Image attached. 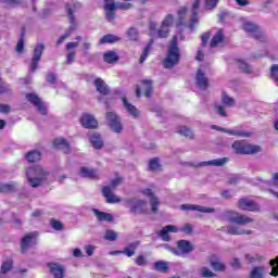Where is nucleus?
<instances>
[{"mask_svg": "<svg viewBox=\"0 0 278 278\" xmlns=\"http://www.w3.org/2000/svg\"><path fill=\"white\" fill-rule=\"evenodd\" d=\"M80 175L81 177H87L89 179H97V169L88 168V167H81L80 168Z\"/></svg>", "mask_w": 278, "mask_h": 278, "instance_id": "obj_39", "label": "nucleus"}, {"mask_svg": "<svg viewBox=\"0 0 278 278\" xmlns=\"http://www.w3.org/2000/svg\"><path fill=\"white\" fill-rule=\"evenodd\" d=\"M220 101L223 105H226V108H233V105H236V100L227 94V92L222 93Z\"/></svg>", "mask_w": 278, "mask_h": 278, "instance_id": "obj_40", "label": "nucleus"}, {"mask_svg": "<svg viewBox=\"0 0 278 278\" xmlns=\"http://www.w3.org/2000/svg\"><path fill=\"white\" fill-rule=\"evenodd\" d=\"M140 247V241H135L129 243L124 250L123 255H126L127 257H134L136 255V249Z\"/></svg>", "mask_w": 278, "mask_h": 278, "instance_id": "obj_33", "label": "nucleus"}, {"mask_svg": "<svg viewBox=\"0 0 278 278\" xmlns=\"http://www.w3.org/2000/svg\"><path fill=\"white\" fill-rule=\"evenodd\" d=\"M178 134H180V136H185V138H189L190 140L194 139V132L186 126H180L178 128Z\"/></svg>", "mask_w": 278, "mask_h": 278, "instance_id": "obj_42", "label": "nucleus"}, {"mask_svg": "<svg viewBox=\"0 0 278 278\" xmlns=\"http://www.w3.org/2000/svg\"><path fill=\"white\" fill-rule=\"evenodd\" d=\"M220 0H204V7L206 10H214Z\"/></svg>", "mask_w": 278, "mask_h": 278, "instance_id": "obj_54", "label": "nucleus"}, {"mask_svg": "<svg viewBox=\"0 0 278 278\" xmlns=\"http://www.w3.org/2000/svg\"><path fill=\"white\" fill-rule=\"evenodd\" d=\"M12 264H13L12 260H9V261L2 263L1 269H0L1 275H5V274L10 273V270H12Z\"/></svg>", "mask_w": 278, "mask_h": 278, "instance_id": "obj_48", "label": "nucleus"}, {"mask_svg": "<svg viewBox=\"0 0 278 278\" xmlns=\"http://www.w3.org/2000/svg\"><path fill=\"white\" fill-rule=\"evenodd\" d=\"M232 149L237 155H253L262 151V147L253 146L244 140L235 141Z\"/></svg>", "mask_w": 278, "mask_h": 278, "instance_id": "obj_4", "label": "nucleus"}, {"mask_svg": "<svg viewBox=\"0 0 278 278\" xmlns=\"http://www.w3.org/2000/svg\"><path fill=\"white\" fill-rule=\"evenodd\" d=\"M242 30L247 31V34L252 36L255 40H260L261 42L266 40V35H264L262 27L255 24V22L242 20Z\"/></svg>", "mask_w": 278, "mask_h": 278, "instance_id": "obj_5", "label": "nucleus"}, {"mask_svg": "<svg viewBox=\"0 0 278 278\" xmlns=\"http://www.w3.org/2000/svg\"><path fill=\"white\" fill-rule=\"evenodd\" d=\"M162 247L163 249H165V251H169V253H173V255H176V256L179 255L177 248L172 247L170 244H167V243L163 244Z\"/></svg>", "mask_w": 278, "mask_h": 278, "instance_id": "obj_61", "label": "nucleus"}, {"mask_svg": "<svg viewBox=\"0 0 278 278\" xmlns=\"http://www.w3.org/2000/svg\"><path fill=\"white\" fill-rule=\"evenodd\" d=\"M177 257H184V255H190L194 251V244L186 239H180L177 241Z\"/></svg>", "mask_w": 278, "mask_h": 278, "instance_id": "obj_10", "label": "nucleus"}, {"mask_svg": "<svg viewBox=\"0 0 278 278\" xmlns=\"http://www.w3.org/2000/svg\"><path fill=\"white\" fill-rule=\"evenodd\" d=\"M154 268L159 273H168V263H166L164 261H159V262L154 263Z\"/></svg>", "mask_w": 278, "mask_h": 278, "instance_id": "obj_46", "label": "nucleus"}, {"mask_svg": "<svg viewBox=\"0 0 278 278\" xmlns=\"http://www.w3.org/2000/svg\"><path fill=\"white\" fill-rule=\"evenodd\" d=\"M149 51H151V43H149V45L144 48V50H143V52H142V54H141V56H140V59H139V63H140V64L144 63V61L147 60V58H149Z\"/></svg>", "mask_w": 278, "mask_h": 278, "instance_id": "obj_56", "label": "nucleus"}, {"mask_svg": "<svg viewBox=\"0 0 278 278\" xmlns=\"http://www.w3.org/2000/svg\"><path fill=\"white\" fill-rule=\"evenodd\" d=\"M168 233H179V228L175 225H167L157 232V236L163 242H170L173 239Z\"/></svg>", "mask_w": 278, "mask_h": 278, "instance_id": "obj_16", "label": "nucleus"}, {"mask_svg": "<svg viewBox=\"0 0 278 278\" xmlns=\"http://www.w3.org/2000/svg\"><path fill=\"white\" fill-rule=\"evenodd\" d=\"M147 205H149L147 200L132 199L128 201L129 212L135 216L147 214Z\"/></svg>", "mask_w": 278, "mask_h": 278, "instance_id": "obj_8", "label": "nucleus"}, {"mask_svg": "<svg viewBox=\"0 0 278 278\" xmlns=\"http://www.w3.org/2000/svg\"><path fill=\"white\" fill-rule=\"evenodd\" d=\"M12 92V89H10V85L5 84V81L0 83V94H9Z\"/></svg>", "mask_w": 278, "mask_h": 278, "instance_id": "obj_57", "label": "nucleus"}, {"mask_svg": "<svg viewBox=\"0 0 278 278\" xmlns=\"http://www.w3.org/2000/svg\"><path fill=\"white\" fill-rule=\"evenodd\" d=\"M179 60H181V51L177 43V36H174L168 46L167 56L163 61V66L164 68H173L179 64Z\"/></svg>", "mask_w": 278, "mask_h": 278, "instance_id": "obj_2", "label": "nucleus"}, {"mask_svg": "<svg viewBox=\"0 0 278 278\" xmlns=\"http://www.w3.org/2000/svg\"><path fill=\"white\" fill-rule=\"evenodd\" d=\"M214 112L215 114H218V116H222V118H227L229 116L227 114V110L225 109V105H222V104H215Z\"/></svg>", "mask_w": 278, "mask_h": 278, "instance_id": "obj_44", "label": "nucleus"}, {"mask_svg": "<svg viewBox=\"0 0 278 278\" xmlns=\"http://www.w3.org/2000/svg\"><path fill=\"white\" fill-rule=\"evenodd\" d=\"M45 51V45L38 43L34 49V55L30 63V73H35L36 68H38V63L40 62V59L42 58V52Z\"/></svg>", "mask_w": 278, "mask_h": 278, "instance_id": "obj_15", "label": "nucleus"}, {"mask_svg": "<svg viewBox=\"0 0 278 278\" xmlns=\"http://www.w3.org/2000/svg\"><path fill=\"white\" fill-rule=\"evenodd\" d=\"M137 266H144L147 264V258L143 255H139L136 258Z\"/></svg>", "mask_w": 278, "mask_h": 278, "instance_id": "obj_64", "label": "nucleus"}, {"mask_svg": "<svg viewBox=\"0 0 278 278\" xmlns=\"http://www.w3.org/2000/svg\"><path fill=\"white\" fill-rule=\"evenodd\" d=\"M180 231H182V233H186L187 236H190V233H192V225L190 224H186Z\"/></svg>", "mask_w": 278, "mask_h": 278, "instance_id": "obj_63", "label": "nucleus"}, {"mask_svg": "<svg viewBox=\"0 0 278 278\" xmlns=\"http://www.w3.org/2000/svg\"><path fill=\"white\" fill-rule=\"evenodd\" d=\"M67 18L70 22V28L67 31H71V35H72L73 31H75L77 29V20L75 18V16L67 17Z\"/></svg>", "mask_w": 278, "mask_h": 278, "instance_id": "obj_58", "label": "nucleus"}, {"mask_svg": "<svg viewBox=\"0 0 278 278\" xmlns=\"http://www.w3.org/2000/svg\"><path fill=\"white\" fill-rule=\"evenodd\" d=\"M122 184H123V178L117 177V178L111 180V185L108 187L111 188V190H116V187L121 186Z\"/></svg>", "mask_w": 278, "mask_h": 278, "instance_id": "obj_60", "label": "nucleus"}, {"mask_svg": "<svg viewBox=\"0 0 278 278\" xmlns=\"http://www.w3.org/2000/svg\"><path fill=\"white\" fill-rule=\"evenodd\" d=\"M180 210L184 212H202V214H214L216 210L214 207H207L197 204H182L180 205Z\"/></svg>", "mask_w": 278, "mask_h": 278, "instance_id": "obj_14", "label": "nucleus"}, {"mask_svg": "<svg viewBox=\"0 0 278 278\" xmlns=\"http://www.w3.org/2000/svg\"><path fill=\"white\" fill-rule=\"evenodd\" d=\"M210 265H211V268H213V270H215L216 273H225L227 268L225 266V263H223L220 258L216 257L215 255L211 256Z\"/></svg>", "mask_w": 278, "mask_h": 278, "instance_id": "obj_28", "label": "nucleus"}, {"mask_svg": "<svg viewBox=\"0 0 278 278\" xmlns=\"http://www.w3.org/2000/svg\"><path fill=\"white\" fill-rule=\"evenodd\" d=\"M106 123L109 127L114 131V134L123 132V122L121 121V116H118L114 112L106 113Z\"/></svg>", "mask_w": 278, "mask_h": 278, "instance_id": "obj_9", "label": "nucleus"}, {"mask_svg": "<svg viewBox=\"0 0 278 278\" xmlns=\"http://www.w3.org/2000/svg\"><path fill=\"white\" fill-rule=\"evenodd\" d=\"M2 3L9 5V8H16L23 3V0H2Z\"/></svg>", "mask_w": 278, "mask_h": 278, "instance_id": "obj_59", "label": "nucleus"}, {"mask_svg": "<svg viewBox=\"0 0 278 278\" xmlns=\"http://www.w3.org/2000/svg\"><path fill=\"white\" fill-rule=\"evenodd\" d=\"M54 147H56V149H61L66 154L71 153V146L68 144V141H66V139L64 138L55 139Z\"/></svg>", "mask_w": 278, "mask_h": 278, "instance_id": "obj_34", "label": "nucleus"}, {"mask_svg": "<svg viewBox=\"0 0 278 278\" xmlns=\"http://www.w3.org/2000/svg\"><path fill=\"white\" fill-rule=\"evenodd\" d=\"M26 177L31 188H40V186H42L45 181H47V178L49 177V172H47L40 165H35L27 169Z\"/></svg>", "mask_w": 278, "mask_h": 278, "instance_id": "obj_1", "label": "nucleus"}, {"mask_svg": "<svg viewBox=\"0 0 278 278\" xmlns=\"http://www.w3.org/2000/svg\"><path fill=\"white\" fill-rule=\"evenodd\" d=\"M16 190V184H2L0 185V192L8 193V192H14Z\"/></svg>", "mask_w": 278, "mask_h": 278, "instance_id": "obj_47", "label": "nucleus"}, {"mask_svg": "<svg viewBox=\"0 0 278 278\" xmlns=\"http://www.w3.org/2000/svg\"><path fill=\"white\" fill-rule=\"evenodd\" d=\"M125 110L132 116V118H138L140 116V111L134 106V104L129 103L126 98L122 99Z\"/></svg>", "mask_w": 278, "mask_h": 278, "instance_id": "obj_30", "label": "nucleus"}, {"mask_svg": "<svg viewBox=\"0 0 278 278\" xmlns=\"http://www.w3.org/2000/svg\"><path fill=\"white\" fill-rule=\"evenodd\" d=\"M195 84L200 90H207V87L210 86V81L207 79V76H205V72L202 70H198L195 74Z\"/></svg>", "mask_w": 278, "mask_h": 278, "instance_id": "obj_23", "label": "nucleus"}, {"mask_svg": "<svg viewBox=\"0 0 278 278\" xmlns=\"http://www.w3.org/2000/svg\"><path fill=\"white\" fill-rule=\"evenodd\" d=\"M141 89L144 92V97L149 99L151 94H153V80L151 79L141 80V88L140 86H137V89H136V94L138 98H140L142 94Z\"/></svg>", "mask_w": 278, "mask_h": 278, "instance_id": "obj_18", "label": "nucleus"}, {"mask_svg": "<svg viewBox=\"0 0 278 278\" xmlns=\"http://www.w3.org/2000/svg\"><path fill=\"white\" fill-rule=\"evenodd\" d=\"M201 277L203 278H214L216 277V274L212 271L208 267H202L200 271Z\"/></svg>", "mask_w": 278, "mask_h": 278, "instance_id": "obj_51", "label": "nucleus"}, {"mask_svg": "<svg viewBox=\"0 0 278 278\" xmlns=\"http://www.w3.org/2000/svg\"><path fill=\"white\" fill-rule=\"evenodd\" d=\"M66 38H71V31H66L58 39L56 47H60V45H62L66 40Z\"/></svg>", "mask_w": 278, "mask_h": 278, "instance_id": "obj_62", "label": "nucleus"}, {"mask_svg": "<svg viewBox=\"0 0 278 278\" xmlns=\"http://www.w3.org/2000/svg\"><path fill=\"white\" fill-rule=\"evenodd\" d=\"M237 66L238 68H240V71H242L243 73H247V75H251L252 73L251 66L247 64V62H244L243 60H238Z\"/></svg>", "mask_w": 278, "mask_h": 278, "instance_id": "obj_45", "label": "nucleus"}, {"mask_svg": "<svg viewBox=\"0 0 278 278\" xmlns=\"http://www.w3.org/2000/svg\"><path fill=\"white\" fill-rule=\"evenodd\" d=\"M65 10L67 12V17L75 16V12L81 10V3L74 2L72 4H66Z\"/></svg>", "mask_w": 278, "mask_h": 278, "instance_id": "obj_38", "label": "nucleus"}, {"mask_svg": "<svg viewBox=\"0 0 278 278\" xmlns=\"http://www.w3.org/2000/svg\"><path fill=\"white\" fill-rule=\"evenodd\" d=\"M227 162H229V157L214 159L200 163H188L187 165L192 166L193 168H201L203 166H225Z\"/></svg>", "mask_w": 278, "mask_h": 278, "instance_id": "obj_13", "label": "nucleus"}, {"mask_svg": "<svg viewBox=\"0 0 278 278\" xmlns=\"http://www.w3.org/2000/svg\"><path fill=\"white\" fill-rule=\"evenodd\" d=\"M94 86H96L98 92H100V94H104V96L110 94V87H108V85L105 84V81L103 79L97 78L94 80Z\"/></svg>", "mask_w": 278, "mask_h": 278, "instance_id": "obj_31", "label": "nucleus"}, {"mask_svg": "<svg viewBox=\"0 0 278 278\" xmlns=\"http://www.w3.org/2000/svg\"><path fill=\"white\" fill-rule=\"evenodd\" d=\"M242 177L240 175H229L228 176V184L230 186H236V184H240Z\"/></svg>", "mask_w": 278, "mask_h": 278, "instance_id": "obj_53", "label": "nucleus"}, {"mask_svg": "<svg viewBox=\"0 0 278 278\" xmlns=\"http://www.w3.org/2000/svg\"><path fill=\"white\" fill-rule=\"evenodd\" d=\"M37 239V231L26 233L20 241L21 253L25 255V253H27L31 247H36L38 244Z\"/></svg>", "mask_w": 278, "mask_h": 278, "instance_id": "obj_7", "label": "nucleus"}, {"mask_svg": "<svg viewBox=\"0 0 278 278\" xmlns=\"http://www.w3.org/2000/svg\"><path fill=\"white\" fill-rule=\"evenodd\" d=\"M223 231H226L229 236H251L253 233L251 230L238 226H228L227 229L223 228Z\"/></svg>", "mask_w": 278, "mask_h": 278, "instance_id": "obj_26", "label": "nucleus"}, {"mask_svg": "<svg viewBox=\"0 0 278 278\" xmlns=\"http://www.w3.org/2000/svg\"><path fill=\"white\" fill-rule=\"evenodd\" d=\"M25 159L29 163L40 162L42 160V153L38 150H31L25 155Z\"/></svg>", "mask_w": 278, "mask_h": 278, "instance_id": "obj_36", "label": "nucleus"}, {"mask_svg": "<svg viewBox=\"0 0 278 278\" xmlns=\"http://www.w3.org/2000/svg\"><path fill=\"white\" fill-rule=\"evenodd\" d=\"M114 42H121V37L109 34V35H104L100 40H99V45H112Z\"/></svg>", "mask_w": 278, "mask_h": 278, "instance_id": "obj_37", "label": "nucleus"}, {"mask_svg": "<svg viewBox=\"0 0 278 278\" xmlns=\"http://www.w3.org/2000/svg\"><path fill=\"white\" fill-rule=\"evenodd\" d=\"M104 238L109 240V242H114L118 238V233L114 230H106Z\"/></svg>", "mask_w": 278, "mask_h": 278, "instance_id": "obj_52", "label": "nucleus"}, {"mask_svg": "<svg viewBox=\"0 0 278 278\" xmlns=\"http://www.w3.org/2000/svg\"><path fill=\"white\" fill-rule=\"evenodd\" d=\"M92 213L100 223H112L114 220V216H112V214L101 212L98 208H92Z\"/></svg>", "mask_w": 278, "mask_h": 278, "instance_id": "obj_29", "label": "nucleus"}, {"mask_svg": "<svg viewBox=\"0 0 278 278\" xmlns=\"http://www.w3.org/2000/svg\"><path fill=\"white\" fill-rule=\"evenodd\" d=\"M80 123L85 129H97L99 127V122L94 118V115L88 113L83 114Z\"/></svg>", "mask_w": 278, "mask_h": 278, "instance_id": "obj_20", "label": "nucleus"}, {"mask_svg": "<svg viewBox=\"0 0 278 278\" xmlns=\"http://www.w3.org/2000/svg\"><path fill=\"white\" fill-rule=\"evenodd\" d=\"M251 278H264V267H254L251 271Z\"/></svg>", "mask_w": 278, "mask_h": 278, "instance_id": "obj_49", "label": "nucleus"}, {"mask_svg": "<svg viewBox=\"0 0 278 278\" xmlns=\"http://www.w3.org/2000/svg\"><path fill=\"white\" fill-rule=\"evenodd\" d=\"M149 169L153 170L154 173H156L157 170H162V164H160V159L154 157L150 160Z\"/></svg>", "mask_w": 278, "mask_h": 278, "instance_id": "obj_43", "label": "nucleus"}, {"mask_svg": "<svg viewBox=\"0 0 278 278\" xmlns=\"http://www.w3.org/2000/svg\"><path fill=\"white\" fill-rule=\"evenodd\" d=\"M116 10H131V3L121 2L116 4L114 0H104V12L109 23L116 18Z\"/></svg>", "mask_w": 278, "mask_h": 278, "instance_id": "obj_3", "label": "nucleus"}, {"mask_svg": "<svg viewBox=\"0 0 278 278\" xmlns=\"http://www.w3.org/2000/svg\"><path fill=\"white\" fill-rule=\"evenodd\" d=\"M173 14H168L162 23L161 29L157 31L159 38H168V34L170 33V25H173Z\"/></svg>", "mask_w": 278, "mask_h": 278, "instance_id": "obj_19", "label": "nucleus"}, {"mask_svg": "<svg viewBox=\"0 0 278 278\" xmlns=\"http://www.w3.org/2000/svg\"><path fill=\"white\" fill-rule=\"evenodd\" d=\"M89 140L93 149H103V139H101V135L99 132L90 135Z\"/></svg>", "mask_w": 278, "mask_h": 278, "instance_id": "obj_32", "label": "nucleus"}, {"mask_svg": "<svg viewBox=\"0 0 278 278\" xmlns=\"http://www.w3.org/2000/svg\"><path fill=\"white\" fill-rule=\"evenodd\" d=\"M225 42V35L223 34V30H217V33L214 35V37L211 39V47L214 49L218 47L219 45H223Z\"/></svg>", "mask_w": 278, "mask_h": 278, "instance_id": "obj_35", "label": "nucleus"}, {"mask_svg": "<svg viewBox=\"0 0 278 278\" xmlns=\"http://www.w3.org/2000/svg\"><path fill=\"white\" fill-rule=\"evenodd\" d=\"M103 58L104 62H106L108 64H114V62H118V54H116V52L114 51L105 52Z\"/></svg>", "mask_w": 278, "mask_h": 278, "instance_id": "obj_41", "label": "nucleus"}, {"mask_svg": "<svg viewBox=\"0 0 278 278\" xmlns=\"http://www.w3.org/2000/svg\"><path fill=\"white\" fill-rule=\"evenodd\" d=\"M140 192L141 194H143V197H149L151 211L153 212V214H155V212H157V207H160V200L157 199V197H155V194H153V190L142 189Z\"/></svg>", "mask_w": 278, "mask_h": 278, "instance_id": "obj_21", "label": "nucleus"}, {"mask_svg": "<svg viewBox=\"0 0 278 278\" xmlns=\"http://www.w3.org/2000/svg\"><path fill=\"white\" fill-rule=\"evenodd\" d=\"M225 218L228 219L229 223H233L235 225H241V226L249 225L250 223H254L255 220L236 211H227L225 213Z\"/></svg>", "mask_w": 278, "mask_h": 278, "instance_id": "obj_6", "label": "nucleus"}, {"mask_svg": "<svg viewBox=\"0 0 278 278\" xmlns=\"http://www.w3.org/2000/svg\"><path fill=\"white\" fill-rule=\"evenodd\" d=\"M126 34H127V37H128L129 40H132V41L138 40L139 34H138V29L137 28L130 27V28H128Z\"/></svg>", "mask_w": 278, "mask_h": 278, "instance_id": "obj_50", "label": "nucleus"}, {"mask_svg": "<svg viewBox=\"0 0 278 278\" xmlns=\"http://www.w3.org/2000/svg\"><path fill=\"white\" fill-rule=\"evenodd\" d=\"M48 268L53 278H64V265L59 263H48Z\"/></svg>", "mask_w": 278, "mask_h": 278, "instance_id": "obj_25", "label": "nucleus"}, {"mask_svg": "<svg viewBox=\"0 0 278 278\" xmlns=\"http://www.w3.org/2000/svg\"><path fill=\"white\" fill-rule=\"evenodd\" d=\"M79 47L78 42H67L65 46V49L68 51V53L66 54V61L65 63L71 66V64H73V62H75V55H77V52L75 51V49H77Z\"/></svg>", "mask_w": 278, "mask_h": 278, "instance_id": "obj_22", "label": "nucleus"}, {"mask_svg": "<svg viewBox=\"0 0 278 278\" xmlns=\"http://www.w3.org/2000/svg\"><path fill=\"white\" fill-rule=\"evenodd\" d=\"M102 194L106 198V203H121V198L112 192V188L109 186H104L102 188Z\"/></svg>", "mask_w": 278, "mask_h": 278, "instance_id": "obj_27", "label": "nucleus"}, {"mask_svg": "<svg viewBox=\"0 0 278 278\" xmlns=\"http://www.w3.org/2000/svg\"><path fill=\"white\" fill-rule=\"evenodd\" d=\"M211 129H215L216 131H223L224 134H229V136H237L238 138H251V132L247 130L227 129L216 125H212Z\"/></svg>", "mask_w": 278, "mask_h": 278, "instance_id": "obj_17", "label": "nucleus"}, {"mask_svg": "<svg viewBox=\"0 0 278 278\" xmlns=\"http://www.w3.org/2000/svg\"><path fill=\"white\" fill-rule=\"evenodd\" d=\"M201 5V0H195L192 5V15L189 23V28L194 31V26L199 24V8Z\"/></svg>", "mask_w": 278, "mask_h": 278, "instance_id": "obj_24", "label": "nucleus"}, {"mask_svg": "<svg viewBox=\"0 0 278 278\" xmlns=\"http://www.w3.org/2000/svg\"><path fill=\"white\" fill-rule=\"evenodd\" d=\"M26 99L37 108L38 112L42 114V116H47V106L45 105L43 101L40 100L38 94L36 93H26Z\"/></svg>", "mask_w": 278, "mask_h": 278, "instance_id": "obj_12", "label": "nucleus"}, {"mask_svg": "<svg viewBox=\"0 0 278 278\" xmlns=\"http://www.w3.org/2000/svg\"><path fill=\"white\" fill-rule=\"evenodd\" d=\"M237 207L244 212H261L260 204L253 202V200H249L247 198H242L238 201Z\"/></svg>", "mask_w": 278, "mask_h": 278, "instance_id": "obj_11", "label": "nucleus"}, {"mask_svg": "<svg viewBox=\"0 0 278 278\" xmlns=\"http://www.w3.org/2000/svg\"><path fill=\"white\" fill-rule=\"evenodd\" d=\"M50 225L55 231H62V229H64V225L58 219H51Z\"/></svg>", "mask_w": 278, "mask_h": 278, "instance_id": "obj_55", "label": "nucleus"}]
</instances>
